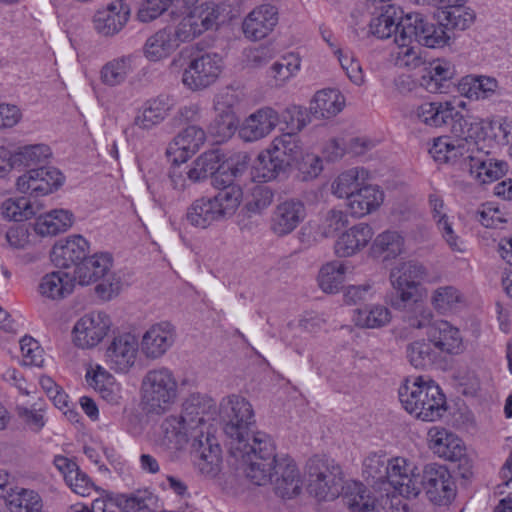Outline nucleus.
<instances>
[{"label": "nucleus", "mask_w": 512, "mask_h": 512, "mask_svg": "<svg viewBox=\"0 0 512 512\" xmlns=\"http://www.w3.org/2000/svg\"><path fill=\"white\" fill-rule=\"evenodd\" d=\"M220 412L224 432L230 439L231 455L242 462L246 477L254 484L269 480L275 461V445L265 432L254 431L252 405L245 398L232 395L222 400Z\"/></svg>", "instance_id": "f257e3e1"}, {"label": "nucleus", "mask_w": 512, "mask_h": 512, "mask_svg": "<svg viewBox=\"0 0 512 512\" xmlns=\"http://www.w3.org/2000/svg\"><path fill=\"white\" fill-rule=\"evenodd\" d=\"M425 273L424 266L414 261L399 263L390 272V281L396 291L391 306L401 311L403 321L415 329L426 328L433 319L432 311L416 298L417 281Z\"/></svg>", "instance_id": "f03ea898"}, {"label": "nucleus", "mask_w": 512, "mask_h": 512, "mask_svg": "<svg viewBox=\"0 0 512 512\" xmlns=\"http://www.w3.org/2000/svg\"><path fill=\"white\" fill-rule=\"evenodd\" d=\"M242 195L240 187H228L213 197L196 199L187 208L185 219L190 225L205 229L231 217L239 207Z\"/></svg>", "instance_id": "7ed1b4c3"}, {"label": "nucleus", "mask_w": 512, "mask_h": 512, "mask_svg": "<svg viewBox=\"0 0 512 512\" xmlns=\"http://www.w3.org/2000/svg\"><path fill=\"white\" fill-rule=\"evenodd\" d=\"M409 468L407 479H411L409 486L413 487V491L402 493V496L417 497L423 489L428 499L434 504L447 505L453 500L455 496L454 482L446 467L435 463L428 464L420 473L418 468L410 462Z\"/></svg>", "instance_id": "20e7f679"}, {"label": "nucleus", "mask_w": 512, "mask_h": 512, "mask_svg": "<svg viewBox=\"0 0 512 512\" xmlns=\"http://www.w3.org/2000/svg\"><path fill=\"white\" fill-rule=\"evenodd\" d=\"M140 393L141 403L147 413L164 414L177 401L178 382L170 369L154 368L143 376Z\"/></svg>", "instance_id": "39448f33"}, {"label": "nucleus", "mask_w": 512, "mask_h": 512, "mask_svg": "<svg viewBox=\"0 0 512 512\" xmlns=\"http://www.w3.org/2000/svg\"><path fill=\"white\" fill-rule=\"evenodd\" d=\"M409 465L410 462L402 457L389 460L385 455L371 454L363 462V473L373 480L375 488L388 491L387 485L401 495L413 491L409 486L411 479H407Z\"/></svg>", "instance_id": "423d86ee"}, {"label": "nucleus", "mask_w": 512, "mask_h": 512, "mask_svg": "<svg viewBox=\"0 0 512 512\" xmlns=\"http://www.w3.org/2000/svg\"><path fill=\"white\" fill-rule=\"evenodd\" d=\"M308 490L320 501L337 498L342 489V469L335 460L315 455L306 463Z\"/></svg>", "instance_id": "0eeeda50"}, {"label": "nucleus", "mask_w": 512, "mask_h": 512, "mask_svg": "<svg viewBox=\"0 0 512 512\" xmlns=\"http://www.w3.org/2000/svg\"><path fill=\"white\" fill-rule=\"evenodd\" d=\"M111 267L112 258L109 254L100 253L89 258L86 256L75 268L74 278L81 285L100 281L95 288L96 293L103 300H110L120 289V282L111 272Z\"/></svg>", "instance_id": "6e6552de"}, {"label": "nucleus", "mask_w": 512, "mask_h": 512, "mask_svg": "<svg viewBox=\"0 0 512 512\" xmlns=\"http://www.w3.org/2000/svg\"><path fill=\"white\" fill-rule=\"evenodd\" d=\"M401 31L397 35L396 43L405 45L417 42L429 48L444 47L451 38V35L439 23L438 26L427 22L419 13L407 14L400 24Z\"/></svg>", "instance_id": "1a4fd4ad"}, {"label": "nucleus", "mask_w": 512, "mask_h": 512, "mask_svg": "<svg viewBox=\"0 0 512 512\" xmlns=\"http://www.w3.org/2000/svg\"><path fill=\"white\" fill-rule=\"evenodd\" d=\"M223 62L217 53H203L191 58L182 74V83L191 91L213 85L222 72Z\"/></svg>", "instance_id": "9d476101"}, {"label": "nucleus", "mask_w": 512, "mask_h": 512, "mask_svg": "<svg viewBox=\"0 0 512 512\" xmlns=\"http://www.w3.org/2000/svg\"><path fill=\"white\" fill-rule=\"evenodd\" d=\"M216 402L207 395L190 394L182 404L181 417L191 429V437L210 435L208 422L216 414Z\"/></svg>", "instance_id": "9b49d317"}, {"label": "nucleus", "mask_w": 512, "mask_h": 512, "mask_svg": "<svg viewBox=\"0 0 512 512\" xmlns=\"http://www.w3.org/2000/svg\"><path fill=\"white\" fill-rule=\"evenodd\" d=\"M111 325L110 317L106 313L86 314L73 327V341L77 347L93 348L105 338Z\"/></svg>", "instance_id": "f8f14e48"}, {"label": "nucleus", "mask_w": 512, "mask_h": 512, "mask_svg": "<svg viewBox=\"0 0 512 512\" xmlns=\"http://www.w3.org/2000/svg\"><path fill=\"white\" fill-rule=\"evenodd\" d=\"M64 176L55 167L30 169L17 180V189L34 197L47 195L63 184Z\"/></svg>", "instance_id": "ddd939ff"}, {"label": "nucleus", "mask_w": 512, "mask_h": 512, "mask_svg": "<svg viewBox=\"0 0 512 512\" xmlns=\"http://www.w3.org/2000/svg\"><path fill=\"white\" fill-rule=\"evenodd\" d=\"M272 483L275 493L281 498H292L298 495L301 491L302 480L300 472L293 460L284 458L278 460L275 456V461L270 470L269 480L258 486Z\"/></svg>", "instance_id": "4468645a"}, {"label": "nucleus", "mask_w": 512, "mask_h": 512, "mask_svg": "<svg viewBox=\"0 0 512 512\" xmlns=\"http://www.w3.org/2000/svg\"><path fill=\"white\" fill-rule=\"evenodd\" d=\"M138 349L139 342L135 335L131 333L117 335L106 349V362L116 372H128L135 364Z\"/></svg>", "instance_id": "2eb2a0df"}, {"label": "nucleus", "mask_w": 512, "mask_h": 512, "mask_svg": "<svg viewBox=\"0 0 512 512\" xmlns=\"http://www.w3.org/2000/svg\"><path fill=\"white\" fill-rule=\"evenodd\" d=\"M193 462L198 471L206 477L213 478L220 471L221 449L210 435L194 437L191 444Z\"/></svg>", "instance_id": "dca6fc26"}, {"label": "nucleus", "mask_w": 512, "mask_h": 512, "mask_svg": "<svg viewBox=\"0 0 512 512\" xmlns=\"http://www.w3.org/2000/svg\"><path fill=\"white\" fill-rule=\"evenodd\" d=\"M175 338V328L171 323L154 324L142 336L141 351L148 359H158L172 347Z\"/></svg>", "instance_id": "f3484780"}, {"label": "nucleus", "mask_w": 512, "mask_h": 512, "mask_svg": "<svg viewBox=\"0 0 512 512\" xmlns=\"http://www.w3.org/2000/svg\"><path fill=\"white\" fill-rule=\"evenodd\" d=\"M507 168L505 161L490 158L481 152L467 155L462 163V170L483 184L498 180L506 173Z\"/></svg>", "instance_id": "a211bd4d"}, {"label": "nucleus", "mask_w": 512, "mask_h": 512, "mask_svg": "<svg viewBox=\"0 0 512 512\" xmlns=\"http://www.w3.org/2000/svg\"><path fill=\"white\" fill-rule=\"evenodd\" d=\"M279 123V113L271 107H263L245 119L239 135L246 142H254L269 135Z\"/></svg>", "instance_id": "6ab92c4d"}, {"label": "nucleus", "mask_w": 512, "mask_h": 512, "mask_svg": "<svg viewBox=\"0 0 512 512\" xmlns=\"http://www.w3.org/2000/svg\"><path fill=\"white\" fill-rule=\"evenodd\" d=\"M306 208L298 199H287L279 203L271 217V229L278 236H284L294 231L305 219Z\"/></svg>", "instance_id": "aec40b11"}, {"label": "nucleus", "mask_w": 512, "mask_h": 512, "mask_svg": "<svg viewBox=\"0 0 512 512\" xmlns=\"http://www.w3.org/2000/svg\"><path fill=\"white\" fill-rule=\"evenodd\" d=\"M277 23V8L270 4H262L245 17L242 29L246 38L258 41L265 38Z\"/></svg>", "instance_id": "412c9836"}, {"label": "nucleus", "mask_w": 512, "mask_h": 512, "mask_svg": "<svg viewBox=\"0 0 512 512\" xmlns=\"http://www.w3.org/2000/svg\"><path fill=\"white\" fill-rule=\"evenodd\" d=\"M89 244L81 235L58 240L52 248L51 260L55 266L69 268L82 262L87 256Z\"/></svg>", "instance_id": "4be33fe9"}, {"label": "nucleus", "mask_w": 512, "mask_h": 512, "mask_svg": "<svg viewBox=\"0 0 512 512\" xmlns=\"http://www.w3.org/2000/svg\"><path fill=\"white\" fill-rule=\"evenodd\" d=\"M429 447L437 454L451 462L465 458V446L462 440L443 427L434 426L428 431Z\"/></svg>", "instance_id": "5701e85b"}, {"label": "nucleus", "mask_w": 512, "mask_h": 512, "mask_svg": "<svg viewBox=\"0 0 512 512\" xmlns=\"http://www.w3.org/2000/svg\"><path fill=\"white\" fill-rule=\"evenodd\" d=\"M159 441L168 450H184L193 442L191 429L181 415H170L160 424Z\"/></svg>", "instance_id": "b1692460"}, {"label": "nucleus", "mask_w": 512, "mask_h": 512, "mask_svg": "<svg viewBox=\"0 0 512 512\" xmlns=\"http://www.w3.org/2000/svg\"><path fill=\"white\" fill-rule=\"evenodd\" d=\"M427 336L439 353L458 354L462 350V337L458 328L448 321L438 320L430 323Z\"/></svg>", "instance_id": "393cba45"}, {"label": "nucleus", "mask_w": 512, "mask_h": 512, "mask_svg": "<svg viewBox=\"0 0 512 512\" xmlns=\"http://www.w3.org/2000/svg\"><path fill=\"white\" fill-rule=\"evenodd\" d=\"M174 106L175 100L172 96L160 94L145 102L143 109L135 116L133 124L139 129L150 130L163 122Z\"/></svg>", "instance_id": "a878e982"}, {"label": "nucleus", "mask_w": 512, "mask_h": 512, "mask_svg": "<svg viewBox=\"0 0 512 512\" xmlns=\"http://www.w3.org/2000/svg\"><path fill=\"white\" fill-rule=\"evenodd\" d=\"M205 140L206 134L202 128L195 125L188 126L169 144L167 154L175 155L174 163L185 162L200 149Z\"/></svg>", "instance_id": "bb28decb"}, {"label": "nucleus", "mask_w": 512, "mask_h": 512, "mask_svg": "<svg viewBox=\"0 0 512 512\" xmlns=\"http://www.w3.org/2000/svg\"><path fill=\"white\" fill-rule=\"evenodd\" d=\"M235 97L231 93L219 94L214 99V109L217 113L213 129L217 136L228 138L238 127V118L234 111Z\"/></svg>", "instance_id": "cd10ccee"}, {"label": "nucleus", "mask_w": 512, "mask_h": 512, "mask_svg": "<svg viewBox=\"0 0 512 512\" xmlns=\"http://www.w3.org/2000/svg\"><path fill=\"white\" fill-rule=\"evenodd\" d=\"M425 392H428L427 396L419 398L418 419L433 422L446 412V398L441 388L432 380L424 379L422 394Z\"/></svg>", "instance_id": "c85d7f7f"}, {"label": "nucleus", "mask_w": 512, "mask_h": 512, "mask_svg": "<svg viewBox=\"0 0 512 512\" xmlns=\"http://www.w3.org/2000/svg\"><path fill=\"white\" fill-rule=\"evenodd\" d=\"M452 115L449 116L448 125L456 140L465 142L468 146L476 145V140L483 137L484 126L481 122L464 115L452 104Z\"/></svg>", "instance_id": "c756f323"}, {"label": "nucleus", "mask_w": 512, "mask_h": 512, "mask_svg": "<svg viewBox=\"0 0 512 512\" xmlns=\"http://www.w3.org/2000/svg\"><path fill=\"white\" fill-rule=\"evenodd\" d=\"M466 143L458 140H451L448 136H440L434 139L433 145L429 149L430 155L435 161L445 164H457L462 167L464 158L473 154L470 147L466 148Z\"/></svg>", "instance_id": "7c9ffc66"}, {"label": "nucleus", "mask_w": 512, "mask_h": 512, "mask_svg": "<svg viewBox=\"0 0 512 512\" xmlns=\"http://www.w3.org/2000/svg\"><path fill=\"white\" fill-rule=\"evenodd\" d=\"M373 237L372 228L365 223L354 225L344 232L335 243L339 257H349L363 249Z\"/></svg>", "instance_id": "2f4dec72"}, {"label": "nucleus", "mask_w": 512, "mask_h": 512, "mask_svg": "<svg viewBox=\"0 0 512 512\" xmlns=\"http://www.w3.org/2000/svg\"><path fill=\"white\" fill-rule=\"evenodd\" d=\"M179 47L171 27H164L147 38L143 54L151 62L168 58Z\"/></svg>", "instance_id": "473e14b6"}, {"label": "nucleus", "mask_w": 512, "mask_h": 512, "mask_svg": "<svg viewBox=\"0 0 512 512\" xmlns=\"http://www.w3.org/2000/svg\"><path fill=\"white\" fill-rule=\"evenodd\" d=\"M455 74L454 65L438 59L430 63L426 73L421 77L420 84L431 93H445L449 87V81Z\"/></svg>", "instance_id": "72a5a7b5"}, {"label": "nucleus", "mask_w": 512, "mask_h": 512, "mask_svg": "<svg viewBox=\"0 0 512 512\" xmlns=\"http://www.w3.org/2000/svg\"><path fill=\"white\" fill-rule=\"evenodd\" d=\"M128 12L122 11L119 3H111L106 8L98 10L93 17L95 30L104 35L117 34L128 21Z\"/></svg>", "instance_id": "f704fd0d"}, {"label": "nucleus", "mask_w": 512, "mask_h": 512, "mask_svg": "<svg viewBox=\"0 0 512 512\" xmlns=\"http://www.w3.org/2000/svg\"><path fill=\"white\" fill-rule=\"evenodd\" d=\"M451 111V102H424L413 110L412 117L427 127L440 128L448 125Z\"/></svg>", "instance_id": "c9c22d12"}, {"label": "nucleus", "mask_w": 512, "mask_h": 512, "mask_svg": "<svg viewBox=\"0 0 512 512\" xmlns=\"http://www.w3.org/2000/svg\"><path fill=\"white\" fill-rule=\"evenodd\" d=\"M138 56L135 54L122 55L108 61L100 71L101 81L110 87L124 83L127 77L136 69Z\"/></svg>", "instance_id": "e433bc0d"}, {"label": "nucleus", "mask_w": 512, "mask_h": 512, "mask_svg": "<svg viewBox=\"0 0 512 512\" xmlns=\"http://www.w3.org/2000/svg\"><path fill=\"white\" fill-rule=\"evenodd\" d=\"M383 192L376 186L363 185L349 198L347 206L351 215L363 217L375 211L383 202Z\"/></svg>", "instance_id": "4c0bfd02"}, {"label": "nucleus", "mask_w": 512, "mask_h": 512, "mask_svg": "<svg viewBox=\"0 0 512 512\" xmlns=\"http://www.w3.org/2000/svg\"><path fill=\"white\" fill-rule=\"evenodd\" d=\"M498 81L488 76L463 77L458 83V92L471 100H485L496 95Z\"/></svg>", "instance_id": "58836bf2"}, {"label": "nucleus", "mask_w": 512, "mask_h": 512, "mask_svg": "<svg viewBox=\"0 0 512 512\" xmlns=\"http://www.w3.org/2000/svg\"><path fill=\"white\" fill-rule=\"evenodd\" d=\"M73 221V214L69 210L54 209L36 219L34 230L41 236H54L67 231L72 226Z\"/></svg>", "instance_id": "ea45409f"}, {"label": "nucleus", "mask_w": 512, "mask_h": 512, "mask_svg": "<svg viewBox=\"0 0 512 512\" xmlns=\"http://www.w3.org/2000/svg\"><path fill=\"white\" fill-rule=\"evenodd\" d=\"M225 155L219 149L210 150L197 158L194 167L186 172L187 178L193 182L212 177L217 172H223Z\"/></svg>", "instance_id": "a19ab883"}, {"label": "nucleus", "mask_w": 512, "mask_h": 512, "mask_svg": "<svg viewBox=\"0 0 512 512\" xmlns=\"http://www.w3.org/2000/svg\"><path fill=\"white\" fill-rule=\"evenodd\" d=\"M75 287L74 276L64 271H55L46 274L40 282V293L50 299H62L73 292Z\"/></svg>", "instance_id": "79ce46f5"}, {"label": "nucleus", "mask_w": 512, "mask_h": 512, "mask_svg": "<svg viewBox=\"0 0 512 512\" xmlns=\"http://www.w3.org/2000/svg\"><path fill=\"white\" fill-rule=\"evenodd\" d=\"M344 96L335 89L318 91L311 103L310 111L315 118L329 119L344 107Z\"/></svg>", "instance_id": "37998d69"}, {"label": "nucleus", "mask_w": 512, "mask_h": 512, "mask_svg": "<svg viewBox=\"0 0 512 512\" xmlns=\"http://www.w3.org/2000/svg\"><path fill=\"white\" fill-rule=\"evenodd\" d=\"M440 23L448 34L468 29L475 21L476 15L465 5H456L448 10H440L437 14Z\"/></svg>", "instance_id": "c03bdc74"}, {"label": "nucleus", "mask_w": 512, "mask_h": 512, "mask_svg": "<svg viewBox=\"0 0 512 512\" xmlns=\"http://www.w3.org/2000/svg\"><path fill=\"white\" fill-rule=\"evenodd\" d=\"M406 354L409 363L419 369L430 368L441 361L439 351L435 349L429 339L411 342L407 345Z\"/></svg>", "instance_id": "a18cd8bd"}, {"label": "nucleus", "mask_w": 512, "mask_h": 512, "mask_svg": "<svg viewBox=\"0 0 512 512\" xmlns=\"http://www.w3.org/2000/svg\"><path fill=\"white\" fill-rule=\"evenodd\" d=\"M11 512H42L43 502L34 490L12 487L6 499Z\"/></svg>", "instance_id": "49530a36"}, {"label": "nucleus", "mask_w": 512, "mask_h": 512, "mask_svg": "<svg viewBox=\"0 0 512 512\" xmlns=\"http://www.w3.org/2000/svg\"><path fill=\"white\" fill-rule=\"evenodd\" d=\"M424 377L417 376L407 378L398 389V397L402 407L411 415L418 418L419 398L427 396L428 392L423 393Z\"/></svg>", "instance_id": "de8ad7c7"}, {"label": "nucleus", "mask_w": 512, "mask_h": 512, "mask_svg": "<svg viewBox=\"0 0 512 512\" xmlns=\"http://www.w3.org/2000/svg\"><path fill=\"white\" fill-rule=\"evenodd\" d=\"M352 319L361 328H380L390 322L391 313L382 305H369L355 309Z\"/></svg>", "instance_id": "09e8293b"}, {"label": "nucleus", "mask_w": 512, "mask_h": 512, "mask_svg": "<svg viewBox=\"0 0 512 512\" xmlns=\"http://www.w3.org/2000/svg\"><path fill=\"white\" fill-rule=\"evenodd\" d=\"M366 171L363 168H352L340 174L332 183V192L339 198H351L352 194L363 186L364 175Z\"/></svg>", "instance_id": "8fccbe9b"}, {"label": "nucleus", "mask_w": 512, "mask_h": 512, "mask_svg": "<svg viewBox=\"0 0 512 512\" xmlns=\"http://www.w3.org/2000/svg\"><path fill=\"white\" fill-rule=\"evenodd\" d=\"M345 272L346 267L341 262L326 263L319 271V287L325 293H337L343 285Z\"/></svg>", "instance_id": "3c124183"}, {"label": "nucleus", "mask_w": 512, "mask_h": 512, "mask_svg": "<svg viewBox=\"0 0 512 512\" xmlns=\"http://www.w3.org/2000/svg\"><path fill=\"white\" fill-rule=\"evenodd\" d=\"M51 154L50 147L45 144L27 145L11 155L12 164L15 168L38 165L45 162Z\"/></svg>", "instance_id": "603ef678"}, {"label": "nucleus", "mask_w": 512, "mask_h": 512, "mask_svg": "<svg viewBox=\"0 0 512 512\" xmlns=\"http://www.w3.org/2000/svg\"><path fill=\"white\" fill-rule=\"evenodd\" d=\"M344 500L350 512H378L376 499L361 483H354Z\"/></svg>", "instance_id": "864d4df0"}, {"label": "nucleus", "mask_w": 512, "mask_h": 512, "mask_svg": "<svg viewBox=\"0 0 512 512\" xmlns=\"http://www.w3.org/2000/svg\"><path fill=\"white\" fill-rule=\"evenodd\" d=\"M116 509L123 512H149L154 497L147 490H138L131 494L119 495L115 501Z\"/></svg>", "instance_id": "5fc2aeb1"}, {"label": "nucleus", "mask_w": 512, "mask_h": 512, "mask_svg": "<svg viewBox=\"0 0 512 512\" xmlns=\"http://www.w3.org/2000/svg\"><path fill=\"white\" fill-rule=\"evenodd\" d=\"M404 17H395L391 14L390 10L380 14L371 19L369 28L371 34L379 39H387L394 35V42L396 43L397 35L400 34L402 19Z\"/></svg>", "instance_id": "6e6d98bb"}, {"label": "nucleus", "mask_w": 512, "mask_h": 512, "mask_svg": "<svg viewBox=\"0 0 512 512\" xmlns=\"http://www.w3.org/2000/svg\"><path fill=\"white\" fill-rule=\"evenodd\" d=\"M300 65L298 55L287 54L270 67L269 76L273 78L276 86H282L299 71Z\"/></svg>", "instance_id": "4d7b16f0"}, {"label": "nucleus", "mask_w": 512, "mask_h": 512, "mask_svg": "<svg viewBox=\"0 0 512 512\" xmlns=\"http://www.w3.org/2000/svg\"><path fill=\"white\" fill-rule=\"evenodd\" d=\"M372 250L377 256L384 254V259L395 258L403 250V238L396 231H385L376 237Z\"/></svg>", "instance_id": "13d9d810"}, {"label": "nucleus", "mask_w": 512, "mask_h": 512, "mask_svg": "<svg viewBox=\"0 0 512 512\" xmlns=\"http://www.w3.org/2000/svg\"><path fill=\"white\" fill-rule=\"evenodd\" d=\"M462 301L461 292L454 286L439 287L431 295V304L440 313L454 309Z\"/></svg>", "instance_id": "bf43d9fd"}, {"label": "nucleus", "mask_w": 512, "mask_h": 512, "mask_svg": "<svg viewBox=\"0 0 512 512\" xmlns=\"http://www.w3.org/2000/svg\"><path fill=\"white\" fill-rule=\"evenodd\" d=\"M254 169L255 177L263 182L274 180L279 175L285 173V170L279 167L278 161L275 160L267 149L258 155Z\"/></svg>", "instance_id": "052dcab7"}, {"label": "nucleus", "mask_w": 512, "mask_h": 512, "mask_svg": "<svg viewBox=\"0 0 512 512\" xmlns=\"http://www.w3.org/2000/svg\"><path fill=\"white\" fill-rule=\"evenodd\" d=\"M333 53L338 58L342 69L346 72L350 81L358 86L362 85L365 82L363 70L354 54L350 50H343L337 47L334 48Z\"/></svg>", "instance_id": "680f3d73"}, {"label": "nucleus", "mask_w": 512, "mask_h": 512, "mask_svg": "<svg viewBox=\"0 0 512 512\" xmlns=\"http://www.w3.org/2000/svg\"><path fill=\"white\" fill-rule=\"evenodd\" d=\"M218 15L213 4H202L199 7H194L186 16L191 22L198 25L197 29L200 35L214 26Z\"/></svg>", "instance_id": "e2e57ef3"}, {"label": "nucleus", "mask_w": 512, "mask_h": 512, "mask_svg": "<svg viewBox=\"0 0 512 512\" xmlns=\"http://www.w3.org/2000/svg\"><path fill=\"white\" fill-rule=\"evenodd\" d=\"M274 198L273 191L267 186H255L248 197L245 208L249 213L260 214L267 209Z\"/></svg>", "instance_id": "0e129e2a"}, {"label": "nucleus", "mask_w": 512, "mask_h": 512, "mask_svg": "<svg viewBox=\"0 0 512 512\" xmlns=\"http://www.w3.org/2000/svg\"><path fill=\"white\" fill-rule=\"evenodd\" d=\"M2 214L9 220L21 222L30 218L34 211L26 198L8 199L2 205Z\"/></svg>", "instance_id": "69168bd1"}, {"label": "nucleus", "mask_w": 512, "mask_h": 512, "mask_svg": "<svg viewBox=\"0 0 512 512\" xmlns=\"http://www.w3.org/2000/svg\"><path fill=\"white\" fill-rule=\"evenodd\" d=\"M20 350L23 365L42 367L44 362V351L34 338L24 336L20 340Z\"/></svg>", "instance_id": "338daca9"}, {"label": "nucleus", "mask_w": 512, "mask_h": 512, "mask_svg": "<svg viewBox=\"0 0 512 512\" xmlns=\"http://www.w3.org/2000/svg\"><path fill=\"white\" fill-rule=\"evenodd\" d=\"M347 224V215L342 210L330 209L324 214L319 231L324 237H332Z\"/></svg>", "instance_id": "774afa93"}]
</instances>
